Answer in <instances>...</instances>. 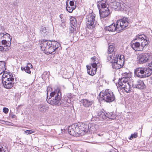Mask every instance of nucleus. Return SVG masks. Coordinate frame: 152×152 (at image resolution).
I'll use <instances>...</instances> for the list:
<instances>
[{
  "label": "nucleus",
  "instance_id": "obj_36",
  "mask_svg": "<svg viewBox=\"0 0 152 152\" xmlns=\"http://www.w3.org/2000/svg\"><path fill=\"white\" fill-rule=\"evenodd\" d=\"M73 96V95L71 93H68L66 96H65V97L66 100L69 99L71 101V99H72Z\"/></svg>",
  "mask_w": 152,
  "mask_h": 152
},
{
  "label": "nucleus",
  "instance_id": "obj_41",
  "mask_svg": "<svg viewBox=\"0 0 152 152\" xmlns=\"http://www.w3.org/2000/svg\"><path fill=\"white\" fill-rule=\"evenodd\" d=\"M91 68L93 69H96V70L97 69V65L96 63H93L91 64Z\"/></svg>",
  "mask_w": 152,
  "mask_h": 152
},
{
  "label": "nucleus",
  "instance_id": "obj_49",
  "mask_svg": "<svg viewBox=\"0 0 152 152\" xmlns=\"http://www.w3.org/2000/svg\"><path fill=\"white\" fill-rule=\"evenodd\" d=\"M4 71L5 70H3L0 68V75L2 73L4 72Z\"/></svg>",
  "mask_w": 152,
  "mask_h": 152
},
{
  "label": "nucleus",
  "instance_id": "obj_30",
  "mask_svg": "<svg viewBox=\"0 0 152 152\" xmlns=\"http://www.w3.org/2000/svg\"><path fill=\"white\" fill-rule=\"evenodd\" d=\"M0 68L5 71L6 69L5 62L4 61H0Z\"/></svg>",
  "mask_w": 152,
  "mask_h": 152
},
{
  "label": "nucleus",
  "instance_id": "obj_29",
  "mask_svg": "<svg viewBox=\"0 0 152 152\" xmlns=\"http://www.w3.org/2000/svg\"><path fill=\"white\" fill-rule=\"evenodd\" d=\"M149 41L148 40V39L147 40V38L144 39L142 42L141 43V46L142 47H144L146 45H148L149 44Z\"/></svg>",
  "mask_w": 152,
  "mask_h": 152
},
{
  "label": "nucleus",
  "instance_id": "obj_48",
  "mask_svg": "<svg viewBox=\"0 0 152 152\" xmlns=\"http://www.w3.org/2000/svg\"><path fill=\"white\" fill-rule=\"evenodd\" d=\"M133 138V134H132L130 137H129V140H132Z\"/></svg>",
  "mask_w": 152,
  "mask_h": 152
},
{
  "label": "nucleus",
  "instance_id": "obj_37",
  "mask_svg": "<svg viewBox=\"0 0 152 152\" xmlns=\"http://www.w3.org/2000/svg\"><path fill=\"white\" fill-rule=\"evenodd\" d=\"M106 118L107 117L109 118H111L113 119V116H114V115L112 113H106Z\"/></svg>",
  "mask_w": 152,
  "mask_h": 152
},
{
  "label": "nucleus",
  "instance_id": "obj_40",
  "mask_svg": "<svg viewBox=\"0 0 152 152\" xmlns=\"http://www.w3.org/2000/svg\"><path fill=\"white\" fill-rule=\"evenodd\" d=\"M112 4H113L114 5V6L112 7V8L114 10H120V8H118V6L117 7L116 5V2L112 3Z\"/></svg>",
  "mask_w": 152,
  "mask_h": 152
},
{
  "label": "nucleus",
  "instance_id": "obj_7",
  "mask_svg": "<svg viewBox=\"0 0 152 152\" xmlns=\"http://www.w3.org/2000/svg\"><path fill=\"white\" fill-rule=\"evenodd\" d=\"M95 14L93 12H90L86 19V26L88 28L92 29L95 26Z\"/></svg>",
  "mask_w": 152,
  "mask_h": 152
},
{
  "label": "nucleus",
  "instance_id": "obj_31",
  "mask_svg": "<svg viewBox=\"0 0 152 152\" xmlns=\"http://www.w3.org/2000/svg\"><path fill=\"white\" fill-rule=\"evenodd\" d=\"M6 71H5L3 72V74L2 76V80H3V79H6L7 78L9 77V76L13 75H12L10 74V73H6Z\"/></svg>",
  "mask_w": 152,
  "mask_h": 152
},
{
  "label": "nucleus",
  "instance_id": "obj_1",
  "mask_svg": "<svg viewBox=\"0 0 152 152\" xmlns=\"http://www.w3.org/2000/svg\"><path fill=\"white\" fill-rule=\"evenodd\" d=\"M96 126L94 123H89L86 124L84 123H79L78 124H74L69 126L68 132L69 134L76 137L79 135L82 136L86 133L95 132Z\"/></svg>",
  "mask_w": 152,
  "mask_h": 152
},
{
  "label": "nucleus",
  "instance_id": "obj_2",
  "mask_svg": "<svg viewBox=\"0 0 152 152\" xmlns=\"http://www.w3.org/2000/svg\"><path fill=\"white\" fill-rule=\"evenodd\" d=\"M60 47V44L55 40L43 39L41 44V50L44 53L48 54H55Z\"/></svg>",
  "mask_w": 152,
  "mask_h": 152
},
{
  "label": "nucleus",
  "instance_id": "obj_39",
  "mask_svg": "<svg viewBox=\"0 0 152 152\" xmlns=\"http://www.w3.org/2000/svg\"><path fill=\"white\" fill-rule=\"evenodd\" d=\"M26 134H29L35 132L34 130H27L25 131Z\"/></svg>",
  "mask_w": 152,
  "mask_h": 152
},
{
  "label": "nucleus",
  "instance_id": "obj_4",
  "mask_svg": "<svg viewBox=\"0 0 152 152\" xmlns=\"http://www.w3.org/2000/svg\"><path fill=\"white\" fill-rule=\"evenodd\" d=\"M124 56L123 55H121L119 56L118 55H116L110 61H107V62L112 64L113 69H118L124 66Z\"/></svg>",
  "mask_w": 152,
  "mask_h": 152
},
{
  "label": "nucleus",
  "instance_id": "obj_5",
  "mask_svg": "<svg viewBox=\"0 0 152 152\" xmlns=\"http://www.w3.org/2000/svg\"><path fill=\"white\" fill-rule=\"evenodd\" d=\"M99 96L102 99L107 102L110 103L115 99V96L113 91L109 89H106L101 91Z\"/></svg>",
  "mask_w": 152,
  "mask_h": 152
},
{
  "label": "nucleus",
  "instance_id": "obj_16",
  "mask_svg": "<svg viewBox=\"0 0 152 152\" xmlns=\"http://www.w3.org/2000/svg\"><path fill=\"white\" fill-rule=\"evenodd\" d=\"M107 0H102L98 2L97 7L99 10L106 8L107 9V10H109L108 9V4H107Z\"/></svg>",
  "mask_w": 152,
  "mask_h": 152
},
{
  "label": "nucleus",
  "instance_id": "obj_54",
  "mask_svg": "<svg viewBox=\"0 0 152 152\" xmlns=\"http://www.w3.org/2000/svg\"><path fill=\"white\" fill-rule=\"evenodd\" d=\"M103 135V134H98V136H102Z\"/></svg>",
  "mask_w": 152,
  "mask_h": 152
},
{
  "label": "nucleus",
  "instance_id": "obj_22",
  "mask_svg": "<svg viewBox=\"0 0 152 152\" xmlns=\"http://www.w3.org/2000/svg\"><path fill=\"white\" fill-rule=\"evenodd\" d=\"M88 73L91 75H94L96 73V69H93L91 68V66L87 65L86 66Z\"/></svg>",
  "mask_w": 152,
  "mask_h": 152
},
{
  "label": "nucleus",
  "instance_id": "obj_12",
  "mask_svg": "<svg viewBox=\"0 0 152 152\" xmlns=\"http://www.w3.org/2000/svg\"><path fill=\"white\" fill-rule=\"evenodd\" d=\"M132 75L131 74H128L127 77H124L119 79L118 82V87H121L126 84V83H128L129 80H130V78L132 77Z\"/></svg>",
  "mask_w": 152,
  "mask_h": 152
},
{
  "label": "nucleus",
  "instance_id": "obj_53",
  "mask_svg": "<svg viewBox=\"0 0 152 152\" xmlns=\"http://www.w3.org/2000/svg\"><path fill=\"white\" fill-rule=\"evenodd\" d=\"M95 57H92V58H91V59L94 60H95Z\"/></svg>",
  "mask_w": 152,
  "mask_h": 152
},
{
  "label": "nucleus",
  "instance_id": "obj_52",
  "mask_svg": "<svg viewBox=\"0 0 152 152\" xmlns=\"http://www.w3.org/2000/svg\"><path fill=\"white\" fill-rule=\"evenodd\" d=\"M67 11H68L69 13L72 12L73 10H66Z\"/></svg>",
  "mask_w": 152,
  "mask_h": 152
},
{
  "label": "nucleus",
  "instance_id": "obj_19",
  "mask_svg": "<svg viewBox=\"0 0 152 152\" xmlns=\"http://www.w3.org/2000/svg\"><path fill=\"white\" fill-rule=\"evenodd\" d=\"M134 88L140 89H143L145 88L146 86L142 81L139 80L137 82V84L135 85V87H134Z\"/></svg>",
  "mask_w": 152,
  "mask_h": 152
},
{
  "label": "nucleus",
  "instance_id": "obj_35",
  "mask_svg": "<svg viewBox=\"0 0 152 152\" xmlns=\"http://www.w3.org/2000/svg\"><path fill=\"white\" fill-rule=\"evenodd\" d=\"M75 27L71 26L69 28V33L71 34H74V32L76 31V28Z\"/></svg>",
  "mask_w": 152,
  "mask_h": 152
},
{
  "label": "nucleus",
  "instance_id": "obj_34",
  "mask_svg": "<svg viewBox=\"0 0 152 152\" xmlns=\"http://www.w3.org/2000/svg\"><path fill=\"white\" fill-rule=\"evenodd\" d=\"M8 48L4 47V46L0 45V51L2 52L8 51L10 50V48Z\"/></svg>",
  "mask_w": 152,
  "mask_h": 152
},
{
  "label": "nucleus",
  "instance_id": "obj_42",
  "mask_svg": "<svg viewBox=\"0 0 152 152\" xmlns=\"http://www.w3.org/2000/svg\"><path fill=\"white\" fill-rule=\"evenodd\" d=\"M9 111L8 109L6 107H4L3 109V112L5 114H7L8 113Z\"/></svg>",
  "mask_w": 152,
  "mask_h": 152
},
{
  "label": "nucleus",
  "instance_id": "obj_47",
  "mask_svg": "<svg viewBox=\"0 0 152 152\" xmlns=\"http://www.w3.org/2000/svg\"><path fill=\"white\" fill-rule=\"evenodd\" d=\"M0 121H1V123L3 124H6L7 122L5 121L4 120H1Z\"/></svg>",
  "mask_w": 152,
  "mask_h": 152
},
{
  "label": "nucleus",
  "instance_id": "obj_18",
  "mask_svg": "<svg viewBox=\"0 0 152 152\" xmlns=\"http://www.w3.org/2000/svg\"><path fill=\"white\" fill-rule=\"evenodd\" d=\"M33 68V66L32 65L31 63H28L26 67H21V69L22 71H24L30 74L31 73V71L30 70V69Z\"/></svg>",
  "mask_w": 152,
  "mask_h": 152
},
{
  "label": "nucleus",
  "instance_id": "obj_8",
  "mask_svg": "<svg viewBox=\"0 0 152 152\" xmlns=\"http://www.w3.org/2000/svg\"><path fill=\"white\" fill-rule=\"evenodd\" d=\"M14 78L13 75L9 76L6 79L2 80V83L4 88L7 89H11L14 84Z\"/></svg>",
  "mask_w": 152,
  "mask_h": 152
},
{
  "label": "nucleus",
  "instance_id": "obj_38",
  "mask_svg": "<svg viewBox=\"0 0 152 152\" xmlns=\"http://www.w3.org/2000/svg\"><path fill=\"white\" fill-rule=\"evenodd\" d=\"M148 67L147 68L148 69V70L151 73V75L152 73V61L151 63H150L148 64Z\"/></svg>",
  "mask_w": 152,
  "mask_h": 152
},
{
  "label": "nucleus",
  "instance_id": "obj_32",
  "mask_svg": "<svg viewBox=\"0 0 152 152\" xmlns=\"http://www.w3.org/2000/svg\"><path fill=\"white\" fill-rule=\"evenodd\" d=\"M134 50L135 51H139L140 50L138 48H139L140 47V43L138 42H136L134 43Z\"/></svg>",
  "mask_w": 152,
  "mask_h": 152
},
{
  "label": "nucleus",
  "instance_id": "obj_44",
  "mask_svg": "<svg viewBox=\"0 0 152 152\" xmlns=\"http://www.w3.org/2000/svg\"><path fill=\"white\" fill-rule=\"evenodd\" d=\"M61 21H62V24H60V26H61L63 28H64L65 27V24L64 23L65 21L64 20H63V21L62 20H61Z\"/></svg>",
  "mask_w": 152,
  "mask_h": 152
},
{
  "label": "nucleus",
  "instance_id": "obj_51",
  "mask_svg": "<svg viewBox=\"0 0 152 152\" xmlns=\"http://www.w3.org/2000/svg\"><path fill=\"white\" fill-rule=\"evenodd\" d=\"M63 15L62 14H61L59 16H60V18H61V19H62V18H63Z\"/></svg>",
  "mask_w": 152,
  "mask_h": 152
},
{
  "label": "nucleus",
  "instance_id": "obj_24",
  "mask_svg": "<svg viewBox=\"0 0 152 152\" xmlns=\"http://www.w3.org/2000/svg\"><path fill=\"white\" fill-rule=\"evenodd\" d=\"M71 101L69 99L66 100V99L64 97V99H63L61 100V105L64 107L68 106H69V104L71 103Z\"/></svg>",
  "mask_w": 152,
  "mask_h": 152
},
{
  "label": "nucleus",
  "instance_id": "obj_13",
  "mask_svg": "<svg viewBox=\"0 0 152 152\" xmlns=\"http://www.w3.org/2000/svg\"><path fill=\"white\" fill-rule=\"evenodd\" d=\"M104 29L105 30L109 31H120V29L119 27L118 26L117 23L115 24L114 23H113L109 26L105 27Z\"/></svg>",
  "mask_w": 152,
  "mask_h": 152
},
{
  "label": "nucleus",
  "instance_id": "obj_55",
  "mask_svg": "<svg viewBox=\"0 0 152 152\" xmlns=\"http://www.w3.org/2000/svg\"><path fill=\"white\" fill-rule=\"evenodd\" d=\"M75 0H71V1H75Z\"/></svg>",
  "mask_w": 152,
  "mask_h": 152
},
{
  "label": "nucleus",
  "instance_id": "obj_23",
  "mask_svg": "<svg viewBox=\"0 0 152 152\" xmlns=\"http://www.w3.org/2000/svg\"><path fill=\"white\" fill-rule=\"evenodd\" d=\"M69 5L71 7V8L69 6L68 2L67 1L66 4V10H68V8H69V10H75L76 8V6L74 4V1H70L69 2Z\"/></svg>",
  "mask_w": 152,
  "mask_h": 152
},
{
  "label": "nucleus",
  "instance_id": "obj_27",
  "mask_svg": "<svg viewBox=\"0 0 152 152\" xmlns=\"http://www.w3.org/2000/svg\"><path fill=\"white\" fill-rule=\"evenodd\" d=\"M70 23L71 25L74 27H75L76 25L77 20L76 18L73 17H71L70 19Z\"/></svg>",
  "mask_w": 152,
  "mask_h": 152
},
{
  "label": "nucleus",
  "instance_id": "obj_15",
  "mask_svg": "<svg viewBox=\"0 0 152 152\" xmlns=\"http://www.w3.org/2000/svg\"><path fill=\"white\" fill-rule=\"evenodd\" d=\"M6 34L7 35V37L9 38L10 39V41H7L6 40H3L1 41V43L2 45H4V47L9 48H10V50L11 48V42L12 41V37L10 36V34L6 33Z\"/></svg>",
  "mask_w": 152,
  "mask_h": 152
},
{
  "label": "nucleus",
  "instance_id": "obj_50",
  "mask_svg": "<svg viewBox=\"0 0 152 152\" xmlns=\"http://www.w3.org/2000/svg\"><path fill=\"white\" fill-rule=\"evenodd\" d=\"M133 40H132L130 43V45L132 48L133 49Z\"/></svg>",
  "mask_w": 152,
  "mask_h": 152
},
{
  "label": "nucleus",
  "instance_id": "obj_25",
  "mask_svg": "<svg viewBox=\"0 0 152 152\" xmlns=\"http://www.w3.org/2000/svg\"><path fill=\"white\" fill-rule=\"evenodd\" d=\"M39 108L40 112L44 113L48 110V107L45 105H39Z\"/></svg>",
  "mask_w": 152,
  "mask_h": 152
},
{
  "label": "nucleus",
  "instance_id": "obj_45",
  "mask_svg": "<svg viewBox=\"0 0 152 152\" xmlns=\"http://www.w3.org/2000/svg\"><path fill=\"white\" fill-rule=\"evenodd\" d=\"M109 152H118L116 149H111Z\"/></svg>",
  "mask_w": 152,
  "mask_h": 152
},
{
  "label": "nucleus",
  "instance_id": "obj_10",
  "mask_svg": "<svg viewBox=\"0 0 152 152\" xmlns=\"http://www.w3.org/2000/svg\"><path fill=\"white\" fill-rule=\"evenodd\" d=\"M109 46L107 49V52L106 54L107 61H110L114 56H115L117 55L115 53L114 50L115 47L113 44L112 45L108 44Z\"/></svg>",
  "mask_w": 152,
  "mask_h": 152
},
{
  "label": "nucleus",
  "instance_id": "obj_33",
  "mask_svg": "<svg viewBox=\"0 0 152 152\" xmlns=\"http://www.w3.org/2000/svg\"><path fill=\"white\" fill-rule=\"evenodd\" d=\"M50 72H45L42 75V77L43 79L48 78L49 77Z\"/></svg>",
  "mask_w": 152,
  "mask_h": 152
},
{
  "label": "nucleus",
  "instance_id": "obj_26",
  "mask_svg": "<svg viewBox=\"0 0 152 152\" xmlns=\"http://www.w3.org/2000/svg\"><path fill=\"white\" fill-rule=\"evenodd\" d=\"M144 37H145V38H147V37H146L145 35L138 34L136 36V38H135L134 39V41L136 40L139 41L145 39Z\"/></svg>",
  "mask_w": 152,
  "mask_h": 152
},
{
  "label": "nucleus",
  "instance_id": "obj_14",
  "mask_svg": "<svg viewBox=\"0 0 152 152\" xmlns=\"http://www.w3.org/2000/svg\"><path fill=\"white\" fill-rule=\"evenodd\" d=\"M106 112L104 110H100L98 112L97 115L96 119L95 120L103 121L106 118Z\"/></svg>",
  "mask_w": 152,
  "mask_h": 152
},
{
  "label": "nucleus",
  "instance_id": "obj_43",
  "mask_svg": "<svg viewBox=\"0 0 152 152\" xmlns=\"http://www.w3.org/2000/svg\"><path fill=\"white\" fill-rule=\"evenodd\" d=\"M6 33L4 34L3 33H0V38L1 39L3 38L4 37V35H7H7L6 34Z\"/></svg>",
  "mask_w": 152,
  "mask_h": 152
},
{
  "label": "nucleus",
  "instance_id": "obj_6",
  "mask_svg": "<svg viewBox=\"0 0 152 152\" xmlns=\"http://www.w3.org/2000/svg\"><path fill=\"white\" fill-rule=\"evenodd\" d=\"M134 76L139 78H144L151 75V73L148 70L147 67H139L134 71Z\"/></svg>",
  "mask_w": 152,
  "mask_h": 152
},
{
  "label": "nucleus",
  "instance_id": "obj_46",
  "mask_svg": "<svg viewBox=\"0 0 152 152\" xmlns=\"http://www.w3.org/2000/svg\"><path fill=\"white\" fill-rule=\"evenodd\" d=\"M137 137V133L134 132V138H136Z\"/></svg>",
  "mask_w": 152,
  "mask_h": 152
},
{
  "label": "nucleus",
  "instance_id": "obj_21",
  "mask_svg": "<svg viewBox=\"0 0 152 152\" xmlns=\"http://www.w3.org/2000/svg\"><path fill=\"white\" fill-rule=\"evenodd\" d=\"M100 17L102 18L107 17L110 13V10H99Z\"/></svg>",
  "mask_w": 152,
  "mask_h": 152
},
{
  "label": "nucleus",
  "instance_id": "obj_28",
  "mask_svg": "<svg viewBox=\"0 0 152 152\" xmlns=\"http://www.w3.org/2000/svg\"><path fill=\"white\" fill-rule=\"evenodd\" d=\"M41 34L43 36H44L47 35L48 32L47 31V29H46L45 27H42L41 28V30L40 31Z\"/></svg>",
  "mask_w": 152,
  "mask_h": 152
},
{
  "label": "nucleus",
  "instance_id": "obj_3",
  "mask_svg": "<svg viewBox=\"0 0 152 152\" xmlns=\"http://www.w3.org/2000/svg\"><path fill=\"white\" fill-rule=\"evenodd\" d=\"M51 97H54V98H49L47 99V102L53 106H59L61 104V93L60 88L57 87L54 90V91L50 93Z\"/></svg>",
  "mask_w": 152,
  "mask_h": 152
},
{
  "label": "nucleus",
  "instance_id": "obj_11",
  "mask_svg": "<svg viewBox=\"0 0 152 152\" xmlns=\"http://www.w3.org/2000/svg\"><path fill=\"white\" fill-rule=\"evenodd\" d=\"M128 19L126 18H123L119 20L116 22L117 25L120 29V31L125 28L128 26Z\"/></svg>",
  "mask_w": 152,
  "mask_h": 152
},
{
  "label": "nucleus",
  "instance_id": "obj_9",
  "mask_svg": "<svg viewBox=\"0 0 152 152\" xmlns=\"http://www.w3.org/2000/svg\"><path fill=\"white\" fill-rule=\"evenodd\" d=\"M150 54L149 53H141L137 56V62L140 64H143L146 63L149 60Z\"/></svg>",
  "mask_w": 152,
  "mask_h": 152
},
{
  "label": "nucleus",
  "instance_id": "obj_17",
  "mask_svg": "<svg viewBox=\"0 0 152 152\" xmlns=\"http://www.w3.org/2000/svg\"><path fill=\"white\" fill-rule=\"evenodd\" d=\"M83 105L85 107H88L91 106L94 103V101L89 100L87 99H81Z\"/></svg>",
  "mask_w": 152,
  "mask_h": 152
},
{
  "label": "nucleus",
  "instance_id": "obj_20",
  "mask_svg": "<svg viewBox=\"0 0 152 152\" xmlns=\"http://www.w3.org/2000/svg\"><path fill=\"white\" fill-rule=\"evenodd\" d=\"M133 86V81L131 82L130 81L129 82H128L126 84H124V86L122 87L124 88L125 91L127 93L129 92L131 90V85Z\"/></svg>",
  "mask_w": 152,
  "mask_h": 152
}]
</instances>
